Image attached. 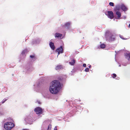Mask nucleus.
Wrapping results in <instances>:
<instances>
[{
    "instance_id": "5",
    "label": "nucleus",
    "mask_w": 130,
    "mask_h": 130,
    "mask_svg": "<svg viewBox=\"0 0 130 130\" xmlns=\"http://www.w3.org/2000/svg\"><path fill=\"white\" fill-rule=\"evenodd\" d=\"M56 51L58 52V55L60 54V53H62L63 52V49L62 46H60V47L58 48Z\"/></svg>"
},
{
    "instance_id": "28",
    "label": "nucleus",
    "mask_w": 130,
    "mask_h": 130,
    "mask_svg": "<svg viewBox=\"0 0 130 130\" xmlns=\"http://www.w3.org/2000/svg\"><path fill=\"white\" fill-rule=\"evenodd\" d=\"M38 103H39V104H40V102L39 101H38Z\"/></svg>"
},
{
    "instance_id": "27",
    "label": "nucleus",
    "mask_w": 130,
    "mask_h": 130,
    "mask_svg": "<svg viewBox=\"0 0 130 130\" xmlns=\"http://www.w3.org/2000/svg\"><path fill=\"white\" fill-rule=\"evenodd\" d=\"M88 67L89 68H90L91 66L90 65Z\"/></svg>"
},
{
    "instance_id": "3",
    "label": "nucleus",
    "mask_w": 130,
    "mask_h": 130,
    "mask_svg": "<svg viewBox=\"0 0 130 130\" xmlns=\"http://www.w3.org/2000/svg\"><path fill=\"white\" fill-rule=\"evenodd\" d=\"M37 114H41L42 112V109L41 108L39 107L36 108L34 110Z\"/></svg>"
},
{
    "instance_id": "8",
    "label": "nucleus",
    "mask_w": 130,
    "mask_h": 130,
    "mask_svg": "<svg viewBox=\"0 0 130 130\" xmlns=\"http://www.w3.org/2000/svg\"><path fill=\"white\" fill-rule=\"evenodd\" d=\"M62 34L58 33H56L55 35V36L56 38L60 37H62Z\"/></svg>"
},
{
    "instance_id": "12",
    "label": "nucleus",
    "mask_w": 130,
    "mask_h": 130,
    "mask_svg": "<svg viewBox=\"0 0 130 130\" xmlns=\"http://www.w3.org/2000/svg\"><path fill=\"white\" fill-rule=\"evenodd\" d=\"M62 68V65H58L55 67V69L56 70H59Z\"/></svg>"
},
{
    "instance_id": "16",
    "label": "nucleus",
    "mask_w": 130,
    "mask_h": 130,
    "mask_svg": "<svg viewBox=\"0 0 130 130\" xmlns=\"http://www.w3.org/2000/svg\"><path fill=\"white\" fill-rule=\"evenodd\" d=\"M115 39V38H114L113 36H112L110 38V40L111 41H113Z\"/></svg>"
},
{
    "instance_id": "26",
    "label": "nucleus",
    "mask_w": 130,
    "mask_h": 130,
    "mask_svg": "<svg viewBox=\"0 0 130 130\" xmlns=\"http://www.w3.org/2000/svg\"><path fill=\"white\" fill-rule=\"evenodd\" d=\"M128 27L129 28H130V24H129L128 26Z\"/></svg>"
},
{
    "instance_id": "13",
    "label": "nucleus",
    "mask_w": 130,
    "mask_h": 130,
    "mask_svg": "<svg viewBox=\"0 0 130 130\" xmlns=\"http://www.w3.org/2000/svg\"><path fill=\"white\" fill-rule=\"evenodd\" d=\"M75 62V60L74 59H73L71 60V61L69 62V63L71 65L73 66Z\"/></svg>"
},
{
    "instance_id": "25",
    "label": "nucleus",
    "mask_w": 130,
    "mask_h": 130,
    "mask_svg": "<svg viewBox=\"0 0 130 130\" xmlns=\"http://www.w3.org/2000/svg\"><path fill=\"white\" fill-rule=\"evenodd\" d=\"M54 130H57V127L56 126H55L54 129Z\"/></svg>"
},
{
    "instance_id": "29",
    "label": "nucleus",
    "mask_w": 130,
    "mask_h": 130,
    "mask_svg": "<svg viewBox=\"0 0 130 130\" xmlns=\"http://www.w3.org/2000/svg\"><path fill=\"white\" fill-rule=\"evenodd\" d=\"M22 130H28V129H23Z\"/></svg>"
},
{
    "instance_id": "10",
    "label": "nucleus",
    "mask_w": 130,
    "mask_h": 130,
    "mask_svg": "<svg viewBox=\"0 0 130 130\" xmlns=\"http://www.w3.org/2000/svg\"><path fill=\"white\" fill-rule=\"evenodd\" d=\"M125 57L128 60H130V53H126L125 54Z\"/></svg>"
},
{
    "instance_id": "6",
    "label": "nucleus",
    "mask_w": 130,
    "mask_h": 130,
    "mask_svg": "<svg viewBox=\"0 0 130 130\" xmlns=\"http://www.w3.org/2000/svg\"><path fill=\"white\" fill-rule=\"evenodd\" d=\"M116 14L117 16V19H120L121 16V13L119 11H116Z\"/></svg>"
},
{
    "instance_id": "11",
    "label": "nucleus",
    "mask_w": 130,
    "mask_h": 130,
    "mask_svg": "<svg viewBox=\"0 0 130 130\" xmlns=\"http://www.w3.org/2000/svg\"><path fill=\"white\" fill-rule=\"evenodd\" d=\"M121 8L122 10H123L124 11H126L127 9V8L125 6H124V5H122L121 6Z\"/></svg>"
},
{
    "instance_id": "9",
    "label": "nucleus",
    "mask_w": 130,
    "mask_h": 130,
    "mask_svg": "<svg viewBox=\"0 0 130 130\" xmlns=\"http://www.w3.org/2000/svg\"><path fill=\"white\" fill-rule=\"evenodd\" d=\"M71 23L70 22H67L65 24L64 26H63L65 28H68L70 27V25Z\"/></svg>"
},
{
    "instance_id": "4",
    "label": "nucleus",
    "mask_w": 130,
    "mask_h": 130,
    "mask_svg": "<svg viewBox=\"0 0 130 130\" xmlns=\"http://www.w3.org/2000/svg\"><path fill=\"white\" fill-rule=\"evenodd\" d=\"M108 13V17L110 19H112L114 18L113 14L112 11H107Z\"/></svg>"
},
{
    "instance_id": "17",
    "label": "nucleus",
    "mask_w": 130,
    "mask_h": 130,
    "mask_svg": "<svg viewBox=\"0 0 130 130\" xmlns=\"http://www.w3.org/2000/svg\"><path fill=\"white\" fill-rule=\"evenodd\" d=\"M51 127V125L49 124L47 128V130H50Z\"/></svg>"
},
{
    "instance_id": "1",
    "label": "nucleus",
    "mask_w": 130,
    "mask_h": 130,
    "mask_svg": "<svg viewBox=\"0 0 130 130\" xmlns=\"http://www.w3.org/2000/svg\"><path fill=\"white\" fill-rule=\"evenodd\" d=\"M60 87L59 82L57 80H54L52 83V85L49 89L50 91L52 94H56L58 92Z\"/></svg>"
},
{
    "instance_id": "14",
    "label": "nucleus",
    "mask_w": 130,
    "mask_h": 130,
    "mask_svg": "<svg viewBox=\"0 0 130 130\" xmlns=\"http://www.w3.org/2000/svg\"><path fill=\"white\" fill-rule=\"evenodd\" d=\"M119 6H117L115 9V10L116 12L117 11H119Z\"/></svg>"
},
{
    "instance_id": "19",
    "label": "nucleus",
    "mask_w": 130,
    "mask_h": 130,
    "mask_svg": "<svg viewBox=\"0 0 130 130\" xmlns=\"http://www.w3.org/2000/svg\"><path fill=\"white\" fill-rule=\"evenodd\" d=\"M117 76L116 75L115 73H113L112 74V77L113 78H115Z\"/></svg>"
},
{
    "instance_id": "24",
    "label": "nucleus",
    "mask_w": 130,
    "mask_h": 130,
    "mask_svg": "<svg viewBox=\"0 0 130 130\" xmlns=\"http://www.w3.org/2000/svg\"><path fill=\"white\" fill-rule=\"evenodd\" d=\"M7 100L6 99H5V100L4 101H3L2 102V104H3Z\"/></svg>"
},
{
    "instance_id": "15",
    "label": "nucleus",
    "mask_w": 130,
    "mask_h": 130,
    "mask_svg": "<svg viewBox=\"0 0 130 130\" xmlns=\"http://www.w3.org/2000/svg\"><path fill=\"white\" fill-rule=\"evenodd\" d=\"M100 46L101 47V48H104L105 47V45L104 44H103L101 45Z\"/></svg>"
},
{
    "instance_id": "21",
    "label": "nucleus",
    "mask_w": 130,
    "mask_h": 130,
    "mask_svg": "<svg viewBox=\"0 0 130 130\" xmlns=\"http://www.w3.org/2000/svg\"><path fill=\"white\" fill-rule=\"evenodd\" d=\"M120 38H121L122 39L124 40V39H124V38L122 36V35H120Z\"/></svg>"
},
{
    "instance_id": "20",
    "label": "nucleus",
    "mask_w": 130,
    "mask_h": 130,
    "mask_svg": "<svg viewBox=\"0 0 130 130\" xmlns=\"http://www.w3.org/2000/svg\"><path fill=\"white\" fill-rule=\"evenodd\" d=\"M89 69L87 68L85 69V71L86 72H88L89 71Z\"/></svg>"
},
{
    "instance_id": "7",
    "label": "nucleus",
    "mask_w": 130,
    "mask_h": 130,
    "mask_svg": "<svg viewBox=\"0 0 130 130\" xmlns=\"http://www.w3.org/2000/svg\"><path fill=\"white\" fill-rule=\"evenodd\" d=\"M50 46L51 48L53 50H54L55 49V47L54 45V43L52 42H50L49 43Z\"/></svg>"
},
{
    "instance_id": "22",
    "label": "nucleus",
    "mask_w": 130,
    "mask_h": 130,
    "mask_svg": "<svg viewBox=\"0 0 130 130\" xmlns=\"http://www.w3.org/2000/svg\"><path fill=\"white\" fill-rule=\"evenodd\" d=\"M30 57L31 58H33L35 57L34 56L32 55H30Z\"/></svg>"
},
{
    "instance_id": "23",
    "label": "nucleus",
    "mask_w": 130,
    "mask_h": 130,
    "mask_svg": "<svg viewBox=\"0 0 130 130\" xmlns=\"http://www.w3.org/2000/svg\"><path fill=\"white\" fill-rule=\"evenodd\" d=\"M83 66L84 67H86V65L85 63H84L83 64Z\"/></svg>"
},
{
    "instance_id": "18",
    "label": "nucleus",
    "mask_w": 130,
    "mask_h": 130,
    "mask_svg": "<svg viewBox=\"0 0 130 130\" xmlns=\"http://www.w3.org/2000/svg\"><path fill=\"white\" fill-rule=\"evenodd\" d=\"M109 5L112 6H114V3H113L110 2L109 3Z\"/></svg>"
},
{
    "instance_id": "2",
    "label": "nucleus",
    "mask_w": 130,
    "mask_h": 130,
    "mask_svg": "<svg viewBox=\"0 0 130 130\" xmlns=\"http://www.w3.org/2000/svg\"><path fill=\"white\" fill-rule=\"evenodd\" d=\"M14 126V123L12 122H8L5 124L4 128L6 130H10Z\"/></svg>"
}]
</instances>
